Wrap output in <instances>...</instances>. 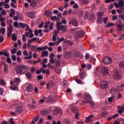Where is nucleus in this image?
I'll use <instances>...</instances> for the list:
<instances>
[{"instance_id":"nucleus-18","label":"nucleus","mask_w":124,"mask_h":124,"mask_svg":"<svg viewBox=\"0 0 124 124\" xmlns=\"http://www.w3.org/2000/svg\"><path fill=\"white\" fill-rule=\"evenodd\" d=\"M86 77V73L85 72H81L79 74V78L81 80H84Z\"/></svg>"},{"instance_id":"nucleus-54","label":"nucleus","mask_w":124,"mask_h":124,"mask_svg":"<svg viewBox=\"0 0 124 124\" xmlns=\"http://www.w3.org/2000/svg\"><path fill=\"white\" fill-rule=\"evenodd\" d=\"M23 54L24 56H25L26 57L29 56V53H28V51H27V50H24Z\"/></svg>"},{"instance_id":"nucleus-63","label":"nucleus","mask_w":124,"mask_h":124,"mask_svg":"<svg viewBox=\"0 0 124 124\" xmlns=\"http://www.w3.org/2000/svg\"><path fill=\"white\" fill-rule=\"evenodd\" d=\"M7 62H8V63H11V59L10 57L7 58Z\"/></svg>"},{"instance_id":"nucleus-30","label":"nucleus","mask_w":124,"mask_h":124,"mask_svg":"<svg viewBox=\"0 0 124 124\" xmlns=\"http://www.w3.org/2000/svg\"><path fill=\"white\" fill-rule=\"evenodd\" d=\"M4 72L6 74L8 73V65L7 64H4Z\"/></svg>"},{"instance_id":"nucleus-7","label":"nucleus","mask_w":124,"mask_h":124,"mask_svg":"<svg viewBox=\"0 0 124 124\" xmlns=\"http://www.w3.org/2000/svg\"><path fill=\"white\" fill-rule=\"evenodd\" d=\"M104 62L105 64H110L112 63V59L109 57H105L104 58Z\"/></svg>"},{"instance_id":"nucleus-51","label":"nucleus","mask_w":124,"mask_h":124,"mask_svg":"<svg viewBox=\"0 0 124 124\" xmlns=\"http://www.w3.org/2000/svg\"><path fill=\"white\" fill-rule=\"evenodd\" d=\"M46 99V97H44L43 99H41V100H39V103L40 104H42L43 102H44L45 99Z\"/></svg>"},{"instance_id":"nucleus-16","label":"nucleus","mask_w":124,"mask_h":124,"mask_svg":"<svg viewBox=\"0 0 124 124\" xmlns=\"http://www.w3.org/2000/svg\"><path fill=\"white\" fill-rule=\"evenodd\" d=\"M33 90V87H32V85H29L26 87V91L28 93H31V91Z\"/></svg>"},{"instance_id":"nucleus-15","label":"nucleus","mask_w":124,"mask_h":124,"mask_svg":"<svg viewBox=\"0 0 124 124\" xmlns=\"http://www.w3.org/2000/svg\"><path fill=\"white\" fill-rule=\"evenodd\" d=\"M47 103H52L54 102V97L53 96H49L46 99Z\"/></svg>"},{"instance_id":"nucleus-10","label":"nucleus","mask_w":124,"mask_h":124,"mask_svg":"<svg viewBox=\"0 0 124 124\" xmlns=\"http://www.w3.org/2000/svg\"><path fill=\"white\" fill-rule=\"evenodd\" d=\"M23 111H24V109L22 107H18L15 109L16 114H21L23 113Z\"/></svg>"},{"instance_id":"nucleus-19","label":"nucleus","mask_w":124,"mask_h":124,"mask_svg":"<svg viewBox=\"0 0 124 124\" xmlns=\"http://www.w3.org/2000/svg\"><path fill=\"white\" fill-rule=\"evenodd\" d=\"M40 113L41 115L46 116V115H48V114H49V111L47 109H43L41 111Z\"/></svg>"},{"instance_id":"nucleus-39","label":"nucleus","mask_w":124,"mask_h":124,"mask_svg":"<svg viewBox=\"0 0 124 124\" xmlns=\"http://www.w3.org/2000/svg\"><path fill=\"white\" fill-rule=\"evenodd\" d=\"M64 57L65 58V59H68L69 57H70V53L69 52H66L64 54Z\"/></svg>"},{"instance_id":"nucleus-26","label":"nucleus","mask_w":124,"mask_h":124,"mask_svg":"<svg viewBox=\"0 0 124 124\" xmlns=\"http://www.w3.org/2000/svg\"><path fill=\"white\" fill-rule=\"evenodd\" d=\"M48 54L49 52L47 51H43L42 53V58H44V57H48Z\"/></svg>"},{"instance_id":"nucleus-45","label":"nucleus","mask_w":124,"mask_h":124,"mask_svg":"<svg viewBox=\"0 0 124 124\" xmlns=\"http://www.w3.org/2000/svg\"><path fill=\"white\" fill-rule=\"evenodd\" d=\"M14 26L15 28H18L19 29V28H20V24L18 22H14Z\"/></svg>"},{"instance_id":"nucleus-53","label":"nucleus","mask_w":124,"mask_h":124,"mask_svg":"<svg viewBox=\"0 0 124 124\" xmlns=\"http://www.w3.org/2000/svg\"><path fill=\"white\" fill-rule=\"evenodd\" d=\"M17 52V49L16 48H14L11 51L12 55H14Z\"/></svg>"},{"instance_id":"nucleus-4","label":"nucleus","mask_w":124,"mask_h":124,"mask_svg":"<svg viewBox=\"0 0 124 124\" xmlns=\"http://www.w3.org/2000/svg\"><path fill=\"white\" fill-rule=\"evenodd\" d=\"M66 21H65V19H63L61 22H57V25L56 27L58 29V31H61V26L62 25V24H64V25H66Z\"/></svg>"},{"instance_id":"nucleus-25","label":"nucleus","mask_w":124,"mask_h":124,"mask_svg":"<svg viewBox=\"0 0 124 124\" xmlns=\"http://www.w3.org/2000/svg\"><path fill=\"white\" fill-rule=\"evenodd\" d=\"M29 57H24V59H25V60H31V59L32 58V52L31 51H29Z\"/></svg>"},{"instance_id":"nucleus-49","label":"nucleus","mask_w":124,"mask_h":124,"mask_svg":"<svg viewBox=\"0 0 124 124\" xmlns=\"http://www.w3.org/2000/svg\"><path fill=\"white\" fill-rule=\"evenodd\" d=\"M88 17H89V12L88 11H86L85 12L84 18L85 19H88Z\"/></svg>"},{"instance_id":"nucleus-43","label":"nucleus","mask_w":124,"mask_h":124,"mask_svg":"<svg viewBox=\"0 0 124 124\" xmlns=\"http://www.w3.org/2000/svg\"><path fill=\"white\" fill-rule=\"evenodd\" d=\"M12 38L13 40H14V41H17V37L16 36V34L15 33L13 34Z\"/></svg>"},{"instance_id":"nucleus-34","label":"nucleus","mask_w":124,"mask_h":124,"mask_svg":"<svg viewBox=\"0 0 124 124\" xmlns=\"http://www.w3.org/2000/svg\"><path fill=\"white\" fill-rule=\"evenodd\" d=\"M97 22L98 23V24H102V22H103V18L97 17Z\"/></svg>"},{"instance_id":"nucleus-13","label":"nucleus","mask_w":124,"mask_h":124,"mask_svg":"<svg viewBox=\"0 0 124 124\" xmlns=\"http://www.w3.org/2000/svg\"><path fill=\"white\" fill-rule=\"evenodd\" d=\"M117 109H118V113L119 114H123V112H124V107H121L120 106H118L117 107Z\"/></svg>"},{"instance_id":"nucleus-56","label":"nucleus","mask_w":124,"mask_h":124,"mask_svg":"<svg viewBox=\"0 0 124 124\" xmlns=\"http://www.w3.org/2000/svg\"><path fill=\"white\" fill-rule=\"evenodd\" d=\"M57 50L59 53H61V52H62V48L61 46H58Z\"/></svg>"},{"instance_id":"nucleus-28","label":"nucleus","mask_w":124,"mask_h":124,"mask_svg":"<svg viewBox=\"0 0 124 124\" xmlns=\"http://www.w3.org/2000/svg\"><path fill=\"white\" fill-rule=\"evenodd\" d=\"M93 117V115H89L88 117L86 118V123H90L91 121H92V118Z\"/></svg>"},{"instance_id":"nucleus-20","label":"nucleus","mask_w":124,"mask_h":124,"mask_svg":"<svg viewBox=\"0 0 124 124\" xmlns=\"http://www.w3.org/2000/svg\"><path fill=\"white\" fill-rule=\"evenodd\" d=\"M44 14L46 17H51L52 16V12L50 11H46Z\"/></svg>"},{"instance_id":"nucleus-11","label":"nucleus","mask_w":124,"mask_h":124,"mask_svg":"<svg viewBox=\"0 0 124 124\" xmlns=\"http://www.w3.org/2000/svg\"><path fill=\"white\" fill-rule=\"evenodd\" d=\"M27 16L31 18V19H34L35 18V14L32 12H29L26 13Z\"/></svg>"},{"instance_id":"nucleus-29","label":"nucleus","mask_w":124,"mask_h":124,"mask_svg":"<svg viewBox=\"0 0 124 124\" xmlns=\"http://www.w3.org/2000/svg\"><path fill=\"white\" fill-rule=\"evenodd\" d=\"M38 48V47H37L35 46H31L30 49L31 51H33V52H36V51H38L37 50Z\"/></svg>"},{"instance_id":"nucleus-38","label":"nucleus","mask_w":124,"mask_h":124,"mask_svg":"<svg viewBox=\"0 0 124 124\" xmlns=\"http://www.w3.org/2000/svg\"><path fill=\"white\" fill-rule=\"evenodd\" d=\"M119 6L120 7H124V0H120L119 2Z\"/></svg>"},{"instance_id":"nucleus-50","label":"nucleus","mask_w":124,"mask_h":124,"mask_svg":"<svg viewBox=\"0 0 124 124\" xmlns=\"http://www.w3.org/2000/svg\"><path fill=\"white\" fill-rule=\"evenodd\" d=\"M117 27L119 30V31H123V26L121 24H118Z\"/></svg>"},{"instance_id":"nucleus-48","label":"nucleus","mask_w":124,"mask_h":124,"mask_svg":"<svg viewBox=\"0 0 124 124\" xmlns=\"http://www.w3.org/2000/svg\"><path fill=\"white\" fill-rule=\"evenodd\" d=\"M9 124H15V122H14V119L13 118H10L9 121Z\"/></svg>"},{"instance_id":"nucleus-52","label":"nucleus","mask_w":124,"mask_h":124,"mask_svg":"<svg viewBox=\"0 0 124 124\" xmlns=\"http://www.w3.org/2000/svg\"><path fill=\"white\" fill-rule=\"evenodd\" d=\"M78 16L79 17H82L83 16V11H81L79 12L78 14Z\"/></svg>"},{"instance_id":"nucleus-42","label":"nucleus","mask_w":124,"mask_h":124,"mask_svg":"<svg viewBox=\"0 0 124 124\" xmlns=\"http://www.w3.org/2000/svg\"><path fill=\"white\" fill-rule=\"evenodd\" d=\"M78 109H77V108H75V107H72L71 110L72 112H73V113H77Z\"/></svg>"},{"instance_id":"nucleus-32","label":"nucleus","mask_w":124,"mask_h":124,"mask_svg":"<svg viewBox=\"0 0 124 124\" xmlns=\"http://www.w3.org/2000/svg\"><path fill=\"white\" fill-rule=\"evenodd\" d=\"M0 85H1V86H6V82H5V81L3 79H0Z\"/></svg>"},{"instance_id":"nucleus-40","label":"nucleus","mask_w":124,"mask_h":124,"mask_svg":"<svg viewBox=\"0 0 124 124\" xmlns=\"http://www.w3.org/2000/svg\"><path fill=\"white\" fill-rule=\"evenodd\" d=\"M64 124H71V122L68 119H65L63 121Z\"/></svg>"},{"instance_id":"nucleus-21","label":"nucleus","mask_w":124,"mask_h":124,"mask_svg":"<svg viewBox=\"0 0 124 124\" xmlns=\"http://www.w3.org/2000/svg\"><path fill=\"white\" fill-rule=\"evenodd\" d=\"M79 2L82 4H89L90 1L88 0H79Z\"/></svg>"},{"instance_id":"nucleus-14","label":"nucleus","mask_w":124,"mask_h":124,"mask_svg":"<svg viewBox=\"0 0 124 124\" xmlns=\"http://www.w3.org/2000/svg\"><path fill=\"white\" fill-rule=\"evenodd\" d=\"M113 78L114 79H121L122 76L118 72H115L113 75Z\"/></svg>"},{"instance_id":"nucleus-2","label":"nucleus","mask_w":124,"mask_h":124,"mask_svg":"<svg viewBox=\"0 0 124 124\" xmlns=\"http://www.w3.org/2000/svg\"><path fill=\"white\" fill-rule=\"evenodd\" d=\"M78 29H72L70 30V31L71 33H75L76 31H78L77 33H76L75 35V39H77V40H78L79 38H81L82 36H84L85 35V33L84 32V31L83 30H80L79 31H78Z\"/></svg>"},{"instance_id":"nucleus-5","label":"nucleus","mask_w":124,"mask_h":124,"mask_svg":"<svg viewBox=\"0 0 124 124\" xmlns=\"http://www.w3.org/2000/svg\"><path fill=\"white\" fill-rule=\"evenodd\" d=\"M84 99H85V100L83 101L82 102L84 103V104H86L90 102V100L92 99V97L91 96V95L89 94H86L84 96Z\"/></svg>"},{"instance_id":"nucleus-59","label":"nucleus","mask_w":124,"mask_h":124,"mask_svg":"<svg viewBox=\"0 0 124 124\" xmlns=\"http://www.w3.org/2000/svg\"><path fill=\"white\" fill-rule=\"evenodd\" d=\"M103 21L104 24H107V21H108V17H106L103 18Z\"/></svg>"},{"instance_id":"nucleus-1","label":"nucleus","mask_w":124,"mask_h":124,"mask_svg":"<svg viewBox=\"0 0 124 124\" xmlns=\"http://www.w3.org/2000/svg\"><path fill=\"white\" fill-rule=\"evenodd\" d=\"M29 66L25 65H21L16 66L15 70L17 74L24 75L29 71Z\"/></svg>"},{"instance_id":"nucleus-27","label":"nucleus","mask_w":124,"mask_h":124,"mask_svg":"<svg viewBox=\"0 0 124 124\" xmlns=\"http://www.w3.org/2000/svg\"><path fill=\"white\" fill-rule=\"evenodd\" d=\"M60 29L61 31H66V30H67V27L64 25H60Z\"/></svg>"},{"instance_id":"nucleus-58","label":"nucleus","mask_w":124,"mask_h":124,"mask_svg":"<svg viewBox=\"0 0 124 124\" xmlns=\"http://www.w3.org/2000/svg\"><path fill=\"white\" fill-rule=\"evenodd\" d=\"M116 92H121V86H116Z\"/></svg>"},{"instance_id":"nucleus-8","label":"nucleus","mask_w":124,"mask_h":124,"mask_svg":"<svg viewBox=\"0 0 124 124\" xmlns=\"http://www.w3.org/2000/svg\"><path fill=\"white\" fill-rule=\"evenodd\" d=\"M12 31H13V27L11 25L7 30V36L10 37L11 34H12Z\"/></svg>"},{"instance_id":"nucleus-23","label":"nucleus","mask_w":124,"mask_h":124,"mask_svg":"<svg viewBox=\"0 0 124 124\" xmlns=\"http://www.w3.org/2000/svg\"><path fill=\"white\" fill-rule=\"evenodd\" d=\"M104 15V13L103 12H97V16L99 18H102Z\"/></svg>"},{"instance_id":"nucleus-35","label":"nucleus","mask_w":124,"mask_h":124,"mask_svg":"<svg viewBox=\"0 0 124 124\" xmlns=\"http://www.w3.org/2000/svg\"><path fill=\"white\" fill-rule=\"evenodd\" d=\"M21 28V29H25L26 27H27V24L26 23H23L22 22L19 23V27Z\"/></svg>"},{"instance_id":"nucleus-37","label":"nucleus","mask_w":124,"mask_h":124,"mask_svg":"<svg viewBox=\"0 0 124 124\" xmlns=\"http://www.w3.org/2000/svg\"><path fill=\"white\" fill-rule=\"evenodd\" d=\"M30 5L32 7H35V6H36V2L35 0H32L31 2Z\"/></svg>"},{"instance_id":"nucleus-36","label":"nucleus","mask_w":124,"mask_h":124,"mask_svg":"<svg viewBox=\"0 0 124 124\" xmlns=\"http://www.w3.org/2000/svg\"><path fill=\"white\" fill-rule=\"evenodd\" d=\"M0 33H1L2 35H4V34H5V28H0Z\"/></svg>"},{"instance_id":"nucleus-62","label":"nucleus","mask_w":124,"mask_h":124,"mask_svg":"<svg viewBox=\"0 0 124 124\" xmlns=\"http://www.w3.org/2000/svg\"><path fill=\"white\" fill-rule=\"evenodd\" d=\"M53 26H54V22L50 23L49 26V30H53Z\"/></svg>"},{"instance_id":"nucleus-24","label":"nucleus","mask_w":124,"mask_h":124,"mask_svg":"<svg viewBox=\"0 0 124 124\" xmlns=\"http://www.w3.org/2000/svg\"><path fill=\"white\" fill-rule=\"evenodd\" d=\"M11 11V13L9 14V16L10 17H13V16H14V15H15V13H16V12H15V10L13 9H11L10 10Z\"/></svg>"},{"instance_id":"nucleus-60","label":"nucleus","mask_w":124,"mask_h":124,"mask_svg":"<svg viewBox=\"0 0 124 124\" xmlns=\"http://www.w3.org/2000/svg\"><path fill=\"white\" fill-rule=\"evenodd\" d=\"M22 41H23L24 42H26V41H27V39H26V36L25 35H22Z\"/></svg>"},{"instance_id":"nucleus-41","label":"nucleus","mask_w":124,"mask_h":124,"mask_svg":"<svg viewBox=\"0 0 124 124\" xmlns=\"http://www.w3.org/2000/svg\"><path fill=\"white\" fill-rule=\"evenodd\" d=\"M101 116L103 118H104L105 117H106V116H107V111H102V112L101 113Z\"/></svg>"},{"instance_id":"nucleus-46","label":"nucleus","mask_w":124,"mask_h":124,"mask_svg":"<svg viewBox=\"0 0 124 124\" xmlns=\"http://www.w3.org/2000/svg\"><path fill=\"white\" fill-rule=\"evenodd\" d=\"M21 80H20V78H16L14 79V83H17L18 84H19Z\"/></svg>"},{"instance_id":"nucleus-22","label":"nucleus","mask_w":124,"mask_h":124,"mask_svg":"<svg viewBox=\"0 0 124 124\" xmlns=\"http://www.w3.org/2000/svg\"><path fill=\"white\" fill-rule=\"evenodd\" d=\"M48 49V46H46L44 47H39L37 48V50L38 51H43L44 50H47Z\"/></svg>"},{"instance_id":"nucleus-44","label":"nucleus","mask_w":124,"mask_h":124,"mask_svg":"<svg viewBox=\"0 0 124 124\" xmlns=\"http://www.w3.org/2000/svg\"><path fill=\"white\" fill-rule=\"evenodd\" d=\"M119 67L120 68H124V61H121L119 62Z\"/></svg>"},{"instance_id":"nucleus-57","label":"nucleus","mask_w":124,"mask_h":124,"mask_svg":"<svg viewBox=\"0 0 124 124\" xmlns=\"http://www.w3.org/2000/svg\"><path fill=\"white\" fill-rule=\"evenodd\" d=\"M4 40V38H3V37L2 35H0V43L3 42Z\"/></svg>"},{"instance_id":"nucleus-3","label":"nucleus","mask_w":124,"mask_h":124,"mask_svg":"<svg viewBox=\"0 0 124 124\" xmlns=\"http://www.w3.org/2000/svg\"><path fill=\"white\" fill-rule=\"evenodd\" d=\"M100 86L101 89L105 90V89L108 88V82H107V81L102 80L100 82Z\"/></svg>"},{"instance_id":"nucleus-12","label":"nucleus","mask_w":124,"mask_h":124,"mask_svg":"<svg viewBox=\"0 0 124 124\" xmlns=\"http://www.w3.org/2000/svg\"><path fill=\"white\" fill-rule=\"evenodd\" d=\"M85 60H89V62H92V61H93V57L90 55V54L89 53H86L85 54Z\"/></svg>"},{"instance_id":"nucleus-31","label":"nucleus","mask_w":124,"mask_h":124,"mask_svg":"<svg viewBox=\"0 0 124 124\" xmlns=\"http://www.w3.org/2000/svg\"><path fill=\"white\" fill-rule=\"evenodd\" d=\"M50 19L52 20V21H59L60 20V18L57 17L56 16H50Z\"/></svg>"},{"instance_id":"nucleus-33","label":"nucleus","mask_w":124,"mask_h":124,"mask_svg":"<svg viewBox=\"0 0 124 124\" xmlns=\"http://www.w3.org/2000/svg\"><path fill=\"white\" fill-rule=\"evenodd\" d=\"M26 76L27 79H31V77H32V75H31V72L27 73L26 74Z\"/></svg>"},{"instance_id":"nucleus-47","label":"nucleus","mask_w":124,"mask_h":124,"mask_svg":"<svg viewBox=\"0 0 124 124\" xmlns=\"http://www.w3.org/2000/svg\"><path fill=\"white\" fill-rule=\"evenodd\" d=\"M49 25H50V21H47V22H45V25L44 26L45 29H48L49 27Z\"/></svg>"},{"instance_id":"nucleus-61","label":"nucleus","mask_w":124,"mask_h":124,"mask_svg":"<svg viewBox=\"0 0 124 124\" xmlns=\"http://www.w3.org/2000/svg\"><path fill=\"white\" fill-rule=\"evenodd\" d=\"M27 47H28V46L27 45V43H24L23 44V50H26V49H27Z\"/></svg>"},{"instance_id":"nucleus-17","label":"nucleus","mask_w":124,"mask_h":124,"mask_svg":"<svg viewBox=\"0 0 124 124\" xmlns=\"http://www.w3.org/2000/svg\"><path fill=\"white\" fill-rule=\"evenodd\" d=\"M62 109L59 107L55 108L54 110V113L55 114V115H59Z\"/></svg>"},{"instance_id":"nucleus-6","label":"nucleus","mask_w":124,"mask_h":124,"mask_svg":"<svg viewBox=\"0 0 124 124\" xmlns=\"http://www.w3.org/2000/svg\"><path fill=\"white\" fill-rule=\"evenodd\" d=\"M71 24L75 27H78V21H77V19L75 18H72L71 21L69 22V25H71Z\"/></svg>"},{"instance_id":"nucleus-55","label":"nucleus","mask_w":124,"mask_h":124,"mask_svg":"<svg viewBox=\"0 0 124 124\" xmlns=\"http://www.w3.org/2000/svg\"><path fill=\"white\" fill-rule=\"evenodd\" d=\"M60 31H58V28H57V31H54V34L53 35L55 36H58V33H59V32Z\"/></svg>"},{"instance_id":"nucleus-9","label":"nucleus","mask_w":124,"mask_h":124,"mask_svg":"<svg viewBox=\"0 0 124 124\" xmlns=\"http://www.w3.org/2000/svg\"><path fill=\"white\" fill-rule=\"evenodd\" d=\"M109 72L108 68L105 67H102L101 68V73L104 74V75H108Z\"/></svg>"},{"instance_id":"nucleus-64","label":"nucleus","mask_w":124,"mask_h":124,"mask_svg":"<svg viewBox=\"0 0 124 124\" xmlns=\"http://www.w3.org/2000/svg\"><path fill=\"white\" fill-rule=\"evenodd\" d=\"M37 79L38 80H41L43 79V77L42 76V75H39L37 76Z\"/></svg>"}]
</instances>
